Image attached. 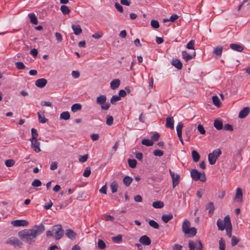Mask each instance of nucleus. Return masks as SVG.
<instances>
[{
	"label": "nucleus",
	"mask_w": 250,
	"mask_h": 250,
	"mask_svg": "<svg viewBox=\"0 0 250 250\" xmlns=\"http://www.w3.org/2000/svg\"><path fill=\"white\" fill-rule=\"evenodd\" d=\"M45 230L43 225H35L31 229H25L18 232V236L25 243L31 245L35 243L38 236Z\"/></svg>",
	"instance_id": "1"
},
{
	"label": "nucleus",
	"mask_w": 250,
	"mask_h": 250,
	"mask_svg": "<svg viewBox=\"0 0 250 250\" xmlns=\"http://www.w3.org/2000/svg\"><path fill=\"white\" fill-rule=\"evenodd\" d=\"M191 176L194 181L200 180L201 182H205L207 180L204 172L201 173L196 169H193L191 172Z\"/></svg>",
	"instance_id": "2"
},
{
	"label": "nucleus",
	"mask_w": 250,
	"mask_h": 250,
	"mask_svg": "<svg viewBox=\"0 0 250 250\" xmlns=\"http://www.w3.org/2000/svg\"><path fill=\"white\" fill-rule=\"evenodd\" d=\"M52 231H54V237L56 240L60 239L63 235L64 231L61 225H56L53 227Z\"/></svg>",
	"instance_id": "3"
},
{
	"label": "nucleus",
	"mask_w": 250,
	"mask_h": 250,
	"mask_svg": "<svg viewBox=\"0 0 250 250\" xmlns=\"http://www.w3.org/2000/svg\"><path fill=\"white\" fill-rule=\"evenodd\" d=\"M6 244L12 245L15 248L17 247H21L23 245L22 242L15 237H11L8 239L6 241Z\"/></svg>",
	"instance_id": "4"
},
{
	"label": "nucleus",
	"mask_w": 250,
	"mask_h": 250,
	"mask_svg": "<svg viewBox=\"0 0 250 250\" xmlns=\"http://www.w3.org/2000/svg\"><path fill=\"white\" fill-rule=\"evenodd\" d=\"M169 173L172 178V188H175L180 182V175L178 174H175L170 169H169Z\"/></svg>",
	"instance_id": "5"
},
{
	"label": "nucleus",
	"mask_w": 250,
	"mask_h": 250,
	"mask_svg": "<svg viewBox=\"0 0 250 250\" xmlns=\"http://www.w3.org/2000/svg\"><path fill=\"white\" fill-rule=\"evenodd\" d=\"M29 223L25 220H16L12 221L11 224L15 227L26 226Z\"/></svg>",
	"instance_id": "6"
},
{
	"label": "nucleus",
	"mask_w": 250,
	"mask_h": 250,
	"mask_svg": "<svg viewBox=\"0 0 250 250\" xmlns=\"http://www.w3.org/2000/svg\"><path fill=\"white\" fill-rule=\"evenodd\" d=\"M31 143V147L34 149L36 152H39L41 151L40 148V143L37 141V139H30Z\"/></svg>",
	"instance_id": "7"
},
{
	"label": "nucleus",
	"mask_w": 250,
	"mask_h": 250,
	"mask_svg": "<svg viewBox=\"0 0 250 250\" xmlns=\"http://www.w3.org/2000/svg\"><path fill=\"white\" fill-rule=\"evenodd\" d=\"M190 223L188 220H185L182 225V231L185 234H189Z\"/></svg>",
	"instance_id": "8"
},
{
	"label": "nucleus",
	"mask_w": 250,
	"mask_h": 250,
	"mask_svg": "<svg viewBox=\"0 0 250 250\" xmlns=\"http://www.w3.org/2000/svg\"><path fill=\"white\" fill-rule=\"evenodd\" d=\"M182 58L186 62H188L192 58H194L196 56V52H194L193 54L190 55L188 54L186 51H183L182 53Z\"/></svg>",
	"instance_id": "9"
},
{
	"label": "nucleus",
	"mask_w": 250,
	"mask_h": 250,
	"mask_svg": "<svg viewBox=\"0 0 250 250\" xmlns=\"http://www.w3.org/2000/svg\"><path fill=\"white\" fill-rule=\"evenodd\" d=\"M139 242L142 245L145 246H148L151 244V240L147 235H143L139 239Z\"/></svg>",
	"instance_id": "10"
},
{
	"label": "nucleus",
	"mask_w": 250,
	"mask_h": 250,
	"mask_svg": "<svg viewBox=\"0 0 250 250\" xmlns=\"http://www.w3.org/2000/svg\"><path fill=\"white\" fill-rule=\"evenodd\" d=\"M250 111V108L249 107H246L241 110L239 113L238 117L239 118L243 119L246 117L249 114Z\"/></svg>",
	"instance_id": "11"
},
{
	"label": "nucleus",
	"mask_w": 250,
	"mask_h": 250,
	"mask_svg": "<svg viewBox=\"0 0 250 250\" xmlns=\"http://www.w3.org/2000/svg\"><path fill=\"white\" fill-rule=\"evenodd\" d=\"M47 83V80L44 78L38 79L35 83L36 85L40 88H42L45 86Z\"/></svg>",
	"instance_id": "12"
},
{
	"label": "nucleus",
	"mask_w": 250,
	"mask_h": 250,
	"mask_svg": "<svg viewBox=\"0 0 250 250\" xmlns=\"http://www.w3.org/2000/svg\"><path fill=\"white\" fill-rule=\"evenodd\" d=\"M166 126L167 128L174 129V119L172 117H168L166 119Z\"/></svg>",
	"instance_id": "13"
},
{
	"label": "nucleus",
	"mask_w": 250,
	"mask_h": 250,
	"mask_svg": "<svg viewBox=\"0 0 250 250\" xmlns=\"http://www.w3.org/2000/svg\"><path fill=\"white\" fill-rule=\"evenodd\" d=\"M230 47L233 50L237 52H242L244 49V47L236 43H231L230 44Z\"/></svg>",
	"instance_id": "14"
},
{
	"label": "nucleus",
	"mask_w": 250,
	"mask_h": 250,
	"mask_svg": "<svg viewBox=\"0 0 250 250\" xmlns=\"http://www.w3.org/2000/svg\"><path fill=\"white\" fill-rule=\"evenodd\" d=\"M171 64L178 69H181L183 67L182 63L179 59L173 60L171 62Z\"/></svg>",
	"instance_id": "15"
},
{
	"label": "nucleus",
	"mask_w": 250,
	"mask_h": 250,
	"mask_svg": "<svg viewBox=\"0 0 250 250\" xmlns=\"http://www.w3.org/2000/svg\"><path fill=\"white\" fill-rule=\"evenodd\" d=\"M120 84V81L118 79H114L110 83V87L112 89H116L119 87Z\"/></svg>",
	"instance_id": "16"
},
{
	"label": "nucleus",
	"mask_w": 250,
	"mask_h": 250,
	"mask_svg": "<svg viewBox=\"0 0 250 250\" xmlns=\"http://www.w3.org/2000/svg\"><path fill=\"white\" fill-rule=\"evenodd\" d=\"M65 235L67 237L72 240L75 239L77 236L76 233H75L74 231L71 229H68L66 230Z\"/></svg>",
	"instance_id": "17"
},
{
	"label": "nucleus",
	"mask_w": 250,
	"mask_h": 250,
	"mask_svg": "<svg viewBox=\"0 0 250 250\" xmlns=\"http://www.w3.org/2000/svg\"><path fill=\"white\" fill-rule=\"evenodd\" d=\"M243 198V192L242 189L238 188L236 190V193L235 199L237 200L238 202H241Z\"/></svg>",
	"instance_id": "18"
},
{
	"label": "nucleus",
	"mask_w": 250,
	"mask_h": 250,
	"mask_svg": "<svg viewBox=\"0 0 250 250\" xmlns=\"http://www.w3.org/2000/svg\"><path fill=\"white\" fill-rule=\"evenodd\" d=\"M214 126L217 130H221L223 127V122L220 120H215L214 122Z\"/></svg>",
	"instance_id": "19"
},
{
	"label": "nucleus",
	"mask_w": 250,
	"mask_h": 250,
	"mask_svg": "<svg viewBox=\"0 0 250 250\" xmlns=\"http://www.w3.org/2000/svg\"><path fill=\"white\" fill-rule=\"evenodd\" d=\"M72 28L76 35H78L82 32V29L80 25H75L73 24L72 25Z\"/></svg>",
	"instance_id": "20"
},
{
	"label": "nucleus",
	"mask_w": 250,
	"mask_h": 250,
	"mask_svg": "<svg viewBox=\"0 0 250 250\" xmlns=\"http://www.w3.org/2000/svg\"><path fill=\"white\" fill-rule=\"evenodd\" d=\"M28 17L30 19V22L34 24H37L38 23V19L34 13H30L28 14Z\"/></svg>",
	"instance_id": "21"
},
{
	"label": "nucleus",
	"mask_w": 250,
	"mask_h": 250,
	"mask_svg": "<svg viewBox=\"0 0 250 250\" xmlns=\"http://www.w3.org/2000/svg\"><path fill=\"white\" fill-rule=\"evenodd\" d=\"M106 97L105 95H101L97 98L96 103L98 104H103L105 103Z\"/></svg>",
	"instance_id": "22"
},
{
	"label": "nucleus",
	"mask_w": 250,
	"mask_h": 250,
	"mask_svg": "<svg viewBox=\"0 0 250 250\" xmlns=\"http://www.w3.org/2000/svg\"><path fill=\"white\" fill-rule=\"evenodd\" d=\"M173 218V215L171 213L164 214L162 216V220L165 223H167Z\"/></svg>",
	"instance_id": "23"
},
{
	"label": "nucleus",
	"mask_w": 250,
	"mask_h": 250,
	"mask_svg": "<svg viewBox=\"0 0 250 250\" xmlns=\"http://www.w3.org/2000/svg\"><path fill=\"white\" fill-rule=\"evenodd\" d=\"M206 209L208 210V213L212 214L214 212L215 207L213 202H210L206 205Z\"/></svg>",
	"instance_id": "24"
},
{
	"label": "nucleus",
	"mask_w": 250,
	"mask_h": 250,
	"mask_svg": "<svg viewBox=\"0 0 250 250\" xmlns=\"http://www.w3.org/2000/svg\"><path fill=\"white\" fill-rule=\"evenodd\" d=\"M132 178L128 176H125L123 179V183L126 186L128 187L132 182Z\"/></svg>",
	"instance_id": "25"
},
{
	"label": "nucleus",
	"mask_w": 250,
	"mask_h": 250,
	"mask_svg": "<svg viewBox=\"0 0 250 250\" xmlns=\"http://www.w3.org/2000/svg\"><path fill=\"white\" fill-rule=\"evenodd\" d=\"M216 156H214L213 154L209 153L208 155V159L210 165H213L215 163L217 160Z\"/></svg>",
	"instance_id": "26"
},
{
	"label": "nucleus",
	"mask_w": 250,
	"mask_h": 250,
	"mask_svg": "<svg viewBox=\"0 0 250 250\" xmlns=\"http://www.w3.org/2000/svg\"><path fill=\"white\" fill-rule=\"evenodd\" d=\"M152 206L156 208H161L164 207V203L160 201L154 202L152 204Z\"/></svg>",
	"instance_id": "27"
},
{
	"label": "nucleus",
	"mask_w": 250,
	"mask_h": 250,
	"mask_svg": "<svg viewBox=\"0 0 250 250\" xmlns=\"http://www.w3.org/2000/svg\"><path fill=\"white\" fill-rule=\"evenodd\" d=\"M217 226L219 229L223 230L226 227L223 220L219 219L217 221Z\"/></svg>",
	"instance_id": "28"
},
{
	"label": "nucleus",
	"mask_w": 250,
	"mask_h": 250,
	"mask_svg": "<svg viewBox=\"0 0 250 250\" xmlns=\"http://www.w3.org/2000/svg\"><path fill=\"white\" fill-rule=\"evenodd\" d=\"M192 157L195 162H197L200 159V155L196 150H193L191 152Z\"/></svg>",
	"instance_id": "29"
},
{
	"label": "nucleus",
	"mask_w": 250,
	"mask_h": 250,
	"mask_svg": "<svg viewBox=\"0 0 250 250\" xmlns=\"http://www.w3.org/2000/svg\"><path fill=\"white\" fill-rule=\"evenodd\" d=\"M82 109V105L80 104H75L71 106V110L74 112L80 111Z\"/></svg>",
	"instance_id": "30"
},
{
	"label": "nucleus",
	"mask_w": 250,
	"mask_h": 250,
	"mask_svg": "<svg viewBox=\"0 0 250 250\" xmlns=\"http://www.w3.org/2000/svg\"><path fill=\"white\" fill-rule=\"evenodd\" d=\"M183 127V123L182 122L179 123L178 125L176 126V131H177L178 136L182 135Z\"/></svg>",
	"instance_id": "31"
},
{
	"label": "nucleus",
	"mask_w": 250,
	"mask_h": 250,
	"mask_svg": "<svg viewBox=\"0 0 250 250\" xmlns=\"http://www.w3.org/2000/svg\"><path fill=\"white\" fill-rule=\"evenodd\" d=\"M213 104L217 107H220L221 105V102L219 98L216 96H213L212 98Z\"/></svg>",
	"instance_id": "32"
},
{
	"label": "nucleus",
	"mask_w": 250,
	"mask_h": 250,
	"mask_svg": "<svg viewBox=\"0 0 250 250\" xmlns=\"http://www.w3.org/2000/svg\"><path fill=\"white\" fill-rule=\"evenodd\" d=\"M70 118V115L68 111H65L62 113L60 115V118L61 119L67 120Z\"/></svg>",
	"instance_id": "33"
},
{
	"label": "nucleus",
	"mask_w": 250,
	"mask_h": 250,
	"mask_svg": "<svg viewBox=\"0 0 250 250\" xmlns=\"http://www.w3.org/2000/svg\"><path fill=\"white\" fill-rule=\"evenodd\" d=\"M224 223L225 224L226 228L228 227H231L232 226L230 217L229 215H227L225 217L224 220Z\"/></svg>",
	"instance_id": "34"
},
{
	"label": "nucleus",
	"mask_w": 250,
	"mask_h": 250,
	"mask_svg": "<svg viewBox=\"0 0 250 250\" xmlns=\"http://www.w3.org/2000/svg\"><path fill=\"white\" fill-rule=\"evenodd\" d=\"M38 116L39 121L41 123L44 124L46 123L48 121V120L44 117V116H42L39 112H38Z\"/></svg>",
	"instance_id": "35"
},
{
	"label": "nucleus",
	"mask_w": 250,
	"mask_h": 250,
	"mask_svg": "<svg viewBox=\"0 0 250 250\" xmlns=\"http://www.w3.org/2000/svg\"><path fill=\"white\" fill-rule=\"evenodd\" d=\"M61 10L63 15H67L70 12L68 6L64 5L61 6Z\"/></svg>",
	"instance_id": "36"
},
{
	"label": "nucleus",
	"mask_w": 250,
	"mask_h": 250,
	"mask_svg": "<svg viewBox=\"0 0 250 250\" xmlns=\"http://www.w3.org/2000/svg\"><path fill=\"white\" fill-rule=\"evenodd\" d=\"M110 188L112 193L116 192L118 188L117 183L116 182H113L110 184Z\"/></svg>",
	"instance_id": "37"
},
{
	"label": "nucleus",
	"mask_w": 250,
	"mask_h": 250,
	"mask_svg": "<svg viewBox=\"0 0 250 250\" xmlns=\"http://www.w3.org/2000/svg\"><path fill=\"white\" fill-rule=\"evenodd\" d=\"M112 241L116 243H120L122 241V236L119 234L116 236L112 238Z\"/></svg>",
	"instance_id": "38"
},
{
	"label": "nucleus",
	"mask_w": 250,
	"mask_h": 250,
	"mask_svg": "<svg viewBox=\"0 0 250 250\" xmlns=\"http://www.w3.org/2000/svg\"><path fill=\"white\" fill-rule=\"evenodd\" d=\"M128 163L131 168H135L137 165V161L135 159H128Z\"/></svg>",
	"instance_id": "39"
},
{
	"label": "nucleus",
	"mask_w": 250,
	"mask_h": 250,
	"mask_svg": "<svg viewBox=\"0 0 250 250\" xmlns=\"http://www.w3.org/2000/svg\"><path fill=\"white\" fill-rule=\"evenodd\" d=\"M142 144L146 146H150L153 145V142L149 139H144L142 141Z\"/></svg>",
	"instance_id": "40"
},
{
	"label": "nucleus",
	"mask_w": 250,
	"mask_h": 250,
	"mask_svg": "<svg viewBox=\"0 0 250 250\" xmlns=\"http://www.w3.org/2000/svg\"><path fill=\"white\" fill-rule=\"evenodd\" d=\"M98 247L101 250H103L105 248L106 245L105 243L101 239H99L98 241Z\"/></svg>",
	"instance_id": "41"
},
{
	"label": "nucleus",
	"mask_w": 250,
	"mask_h": 250,
	"mask_svg": "<svg viewBox=\"0 0 250 250\" xmlns=\"http://www.w3.org/2000/svg\"><path fill=\"white\" fill-rule=\"evenodd\" d=\"M149 225L155 229H158L159 228V224L155 221L151 220L148 222Z\"/></svg>",
	"instance_id": "42"
},
{
	"label": "nucleus",
	"mask_w": 250,
	"mask_h": 250,
	"mask_svg": "<svg viewBox=\"0 0 250 250\" xmlns=\"http://www.w3.org/2000/svg\"><path fill=\"white\" fill-rule=\"evenodd\" d=\"M219 249L220 250H225L226 249V244L225 241L223 240L222 238L220 239L219 242Z\"/></svg>",
	"instance_id": "43"
},
{
	"label": "nucleus",
	"mask_w": 250,
	"mask_h": 250,
	"mask_svg": "<svg viewBox=\"0 0 250 250\" xmlns=\"http://www.w3.org/2000/svg\"><path fill=\"white\" fill-rule=\"evenodd\" d=\"M188 247L190 250H195L196 247V243L192 240H189Z\"/></svg>",
	"instance_id": "44"
},
{
	"label": "nucleus",
	"mask_w": 250,
	"mask_h": 250,
	"mask_svg": "<svg viewBox=\"0 0 250 250\" xmlns=\"http://www.w3.org/2000/svg\"><path fill=\"white\" fill-rule=\"evenodd\" d=\"M16 67L19 70L24 69L25 67L24 64L21 62H18L15 63Z\"/></svg>",
	"instance_id": "45"
},
{
	"label": "nucleus",
	"mask_w": 250,
	"mask_h": 250,
	"mask_svg": "<svg viewBox=\"0 0 250 250\" xmlns=\"http://www.w3.org/2000/svg\"><path fill=\"white\" fill-rule=\"evenodd\" d=\"M223 51V47L222 46H218L214 49V53L218 56H221Z\"/></svg>",
	"instance_id": "46"
},
{
	"label": "nucleus",
	"mask_w": 250,
	"mask_h": 250,
	"mask_svg": "<svg viewBox=\"0 0 250 250\" xmlns=\"http://www.w3.org/2000/svg\"><path fill=\"white\" fill-rule=\"evenodd\" d=\"M15 162L13 159H8L5 161V164L7 167H11L14 165Z\"/></svg>",
	"instance_id": "47"
},
{
	"label": "nucleus",
	"mask_w": 250,
	"mask_h": 250,
	"mask_svg": "<svg viewBox=\"0 0 250 250\" xmlns=\"http://www.w3.org/2000/svg\"><path fill=\"white\" fill-rule=\"evenodd\" d=\"M32 138L30 139H37L38 136V133L37 130L35 128H32L31 129Z\"/></svg>",
	"instance_id": "48"
},
{
	"label": "nucleus",
	"mask_w": 250,
	"mask_h": 250,
	"mask_svg": "<svg viewBox=\"0 0 250 250\" xmlns=\"http://www.w3.org/2000/svg\"><path fill=\"white\" fill-rule=\"evenodd\" d=\"M121 100L120 97L117 95H114L112 97L111 99H110V103L112 104H115L116 102L117 101H119Z\"/></svg>",
	"instance_id": "49"
},
{
	"label": "nucleus",
	"mask_w": 250,
	"mask_h": 250,
	"mask_svg": "<svg viewBox=\"0 0 250 250\" xmlns=\"http://www.w3.org/2000/svg\"><path fill=\"white\" fill-rule=\"evenodd\" d=\"M186 47L188 49L194 50V41L191 40L189 41L187 44Z\"/></svg>",
	"instance_id": "50"
},
{
	"label": "nucleus",
	"mask_w": 250,
	"mask_h": 250,
	"mask_svg": "<svg viewBox=\"0 0 250 250\" xmlns=\"http://www.w3.org/2000/svg\"><path fill=\"white\" fill-rule=\"evenodd\" d=\"M197 233L196 229L194 227L191 228L189 229V234H188V236L193 237Z\"/></svg>",
	"instance_id": "51"
},
{
	"label": "nucleus",
	"mask_w": 250,
	"mask_h": 250,
	"mask_svg": "<svg viewBox=\"0 0 250 250\" xmlns=\"http://www.w3.org/2000/svg\"><path fill=\"white\" fill-rule=\"evenodd\" d=\"M239 242V239H238L236 236H233L231 238V244L232 246H234L237 244V243Z\"/></svg>",
	"instance_id": "52"
},
{
	"label": "nucleus",
	"mask_w": 250,
	"mask_h": 250,
	"mask_svg": "<svg viewBox=\"0 0 250 250\" xmlns=\"http://www.w3.org/2000/svg\"><path fill=\"white\" fill-rule=\"evenodd\" d=\"M91 173V170L89 167H87L83 173V176L85 177H88L89 176Z\"/></svg>",
	"instance_id": "53"
},
{
	"label": "nucleus",
	"mask_w": 250,
	"mask_h": 250,
	"mask_svg": "<svg viewBox=\"0 0 250 250\" xmlns=\"http://www.w3.org/2000/svg\"><path fill=\"white\" fill-rule=\"evenodd\" d=\"M42 185V182L39 179H35L32 183V186L35 187H38L41 186Z\"/></svg>",
	"instance_id": "54"
},
{
	"label": "nucleus",
	"mask_w": 250,
	"mask_h": 250,
	"mask_svg": "<svg viewBox=\"0 0 250 250\" xmlns=\"http://www.w3.org/2000/svg\"><path fill=\"white\" fill-rule=\"evenodd\" d=\"M150 23L152 27L154 28H158L159 27V23L156 20H151Z\"/></svg>",
	"instance_id": "55"
},
{
	"label": "nucleus",
	"mask_w": 250,
	"mask_h": 250,
	"mask_svg": "<svg viewBox=\"0 0 250 250\" xmlns=\"http://www.w3.org/2000/svg\"><path fill=\"white\" fill-rule=\"evenodd\" d=\"M113 123V118L111 116H107L106 123L108 125H111Z\"/></svg>",
	"instance_id": "56"
},
{
	"label": "nucleus",
	"mask_w": 250,
	"mask_h": 250,
	"mask_svg": "<svg viewBox=\"0 0 250 250\" xmlns=\"http://www.w3.org/2000/svg\"><path fill=\"white\" fill-rule=\"evenodd\" d=\"M197 129L201 134H205L206 133V131L204 129V127L201 124L198 125Z\"/></svg>",
	"instance_id": "57"
},
{
	"label": "nucleus",
	"mask_w": 250,
	"mask_h": 250,
	"mask_svg": "<svg viewBox=\"0 0 250 250\" xmlns=\"http://www.w3.org/2000/svg\"><path fill=\"white\" fill-rule=\"evenodd\" d=\"M211 154H213V155L216 158H218V157L221 154V151L220 149H216L213 151Z\"/></svg>",
	"instance_id": "58"
},
{
	"label": "nucleus",
	"mask_w": 250,
	"mask_h": 250,
	"mask_svg": "<svg viewBox=\"0 0 250 250\" xmlns=\"http://www.w3.org/2000/svg\"><path fill=\"white\" fill-rule=\"evenodd\" d=\"M88 158V154L84 155L83 156H80L79 158V162L81 163H84L86 162Z\"/></svg>",
	"instance_id": "59"
},
{
	"label": "nucleus",
	"mask_w": 250,
	"mask_h": 250,
	"mask_svg": "<svg viewBox=\"0 0 250 250\" xmlns=\"http://www.w3.org/2000/svg\"><path fill=\"white\" fill-rule=\"evenodd\" d=\"M153 154L156 156H162L164 155V152L162 150L157 149L154 151Z\"/></svg>",
	"instance_id": "60"
},
{
	"label": "nucleus",
	"mask_w": 250,
	"mask_h": 250,
	"mask_svg": "<svg viewBox=\"0 0 250 250\" xmlns=\"http://www.w3.org/2000/svg\"><path fill=\"white\" fill-rule=\"evenodd\" d=\"M58 167V163L56 162H53L50 164V169L51 170H54Z\"/></svg>",
	"instance_id": "61"
},
{
	"label": "nucleus",
	"mask_w": 250,
	"mask_h": 250,
	"mask_svg": "<svg viewBox=\"0 0 250 250\" xmlns=\"http://www.w3.org/2000/svg\"><path fill=\"white\" fill-rule=\"evenodd\" d=\"M115 6L119 12L120 13L123 12V8L119 3L116 2L115 4Z\"/></svg>",
	"instance_id": "62"
},
{
	"label": "nucleus",
	"mask_w": 250,
	"mask_h": 250,
	"mask_svg": "<svg viewBox=\"0 0 250 250\" xmlns=\"http://www.w3.org/2000/svg\"><path fill=\"white\" fill-rule=\"evenodd\" d=\"M55 37L59 42H61L62 41V36L61 33L59 32H56L55 33Z\"/></svg>",
	"instance_id": "63"
},
{
	"label": "nucleus",
	"mask_w": 250,
	"mask_h": 250,
	"mask_svg": "<svg viewBox=\"0 0 250 250\" xmlns=\"http://www.w3.org/2000/svg\"><path fill=\"white\" fill-rule=\"evenodd\" d=\"M41 104L42 106H50L51 107H53V105L52 104L49 102H46V101H42L41 103Z\"/></svg>",
	"instance_id": "64"
}]
</instances>
